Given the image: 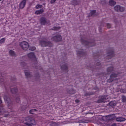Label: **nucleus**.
<instances>
[{"mask_svg": "<svg viewBox=\"0 0 126 126\" xmlns=\"http://www.w3.org/2000/svg\"><path fill=\"white\" fill-rule=\"evenodd\" d=\"M23 123L25 125L28 126H36V122L31 117H26L24 119Z\"/></svg>", "mask_w": 126, "mask_h": 126, "instance_id": "nucleus-1", "label": "nucleus"}, {"mask_svg": "<svg viewBox=\"0 0 126 126\" xmlns=\"http://www.w3.org/2000/svg\"><path fill=\"white\" fill-rule=\"evenodd\" d=\"M20 47H22V49H23V50H25V51H26V50H27L29 48V44H28V42L26 41H23L21 42L20 44Z\"/></svg>", "mask_w": 126, "mask_h": 126, "instance_id": "nucleus-2", "label": "nucleus"}, {"mask_svg": "<svg viewBox=\"0 0 126 126\" xmlns=\"http://www.w3.org/2000/svg\"><path fill=\"white\" fill-rule=\"evenodd\" d=\"M40 44L42 47H46V46H48V47H51V45H52V43L50 42H46V41H41L40 42Z\"/></svg>", "mask_w": 126, "mask_h": 126, "instance_id": "nucleus-3", "label": "nucleus"}, {"mask_svg": "<svg viewBox=\"0 0 126 126\" xmlns=\"http://www.w3.org/2000/svg\"><path fill=\"white\" fill-rule=\"evenodd\" d=\"M114 9L116 10V11H125V8L124 7H121L120 5H116L114 7Z\"/></svg>", "mask_w": 126, "mask_h": 126, "instance_id": "nucleus-4", "label": "nucleus"}, {"mask_svg": "<svg viewBox=\"0 0 126 126\" xmlns=\"http://www.w3.org/2000/svg\"><path fill=\"white\" fill-rule=\"evenodd\" d=\"M52 40L53 41H56V42H59V41H62V36H61V35H56L53 37Z\"/></svg>", "mask_w": 126, "mask_h": 126, "instance_id": "nucleus-5", "label": "nucleus"}, {"mask_svg": "<svg viewBox=\"0 0 126 126\" xmlns=\"http://www.w3.org/2000/svg\"><path fill=\"white\" fill-rule=\"evenodd\" d=\"M40 22L42 25H45L48 24L49 23V21H47L45 18H41L40 19Z\"/></svg>", "mask_w": 126, "mask_h": 126, "instance_id": "nucleus-6", "label": "nucleus"}, {"mask_svg": "<svg viewBox=\"0 0 126 126\" xmlns=\"http://www.w3.org/2000/svg\"><path fill=\"white\" fill-rule=\"evenodd\" d=\"M113 117H114V116L113 115H109L108 116H103L102 117V120L104 121H108V120H112Z\"/></svg>", "mask_w": 126, "mask_h": 126, "instance_id": "nucleus-7", "label": "nucleus"}, {"mask_svg": "<svg viewBox=\"0 0 126 126\" xmlns=\"http://www.w3.org/2000/svg\"><path fill=\"white\" fill-rule=\"evenodd\" d=\"M26 4V0H23L20 4V8H23Z\"/></svg>", "mask_w": 126, "mask_h": 126, "instance_id": "nucleus-8", "label": "nucleus"}, {"mask_svg": "<svg viewBox=\"0 0 126 126\" xmlns=\"http://www.w3.org/2000/svg\"><path fill=\"white\" fill-rule=\"evenodd\" d=\"M109 98V96H107V95H104L102 96L101 98V101L100 102H106L107 101H106V100H107V99Z\"/></svg>", "mask_w": 126, "mask_h": 126, "instance_id": "nucleus-9", "label": "nucleus"}, {"mask_svg": "<svg viewBox=\"0 0 126 126\" xmlns=\"http://www.w3.org/2000/svg\"><path fill=\"white\" fill-rule=\"evenodd\" d=\"M28 57H29V58H30V59H35V54H34V53H31L29 54Z\"/></svg>", "mask_w": 126, "mask_h": 126, "instance_id": "nucleus-10", "label": "nucleus"}, {"mask_svg": "<svg viewBox=\"0 0 126 126\" xmlns=\"http://www.w3.org/2000/svg\"><path fill=\"white\" fill-rule=\"evenodd\" d=\"M116 121L117 122H124V121H126V118H124L123 117H118L116 118Z\"/></svg>", "mask_w": 126, "mask_h": 126, "instance_id": "nucleus-11", "label": "nucleus"}, {"mask_svg": "<svg viewBox=\"0 0 126 126\" xmlns=\"http://www.w3.org/2000/svg\"><path fill=\"white\" fill-rule=\"evenodd\" d=\"M116 3H117L116 2H115V1H114V0H109V4L111 6H114V5H115V4H116Z\"/></svg>", "mask_w": 126, "mask_h": 126, "instance_id": "nucleus-12", "label": "nucleus"}, {"mask_svg": "<svg viewBox=\"0 0 126 126\" xmlns=\"http://www.w3.org/2000/svg\"><path fill=\"white\" fill-rule=\"evenodd\" d=\"M117 104V102L116 101H111L109 103L110 106L112 107H114V106H116Z\"/></svg>", "mask_w": 126, "mask_h": 126, "instance_id": "nucleus-13", "label": "nucleus"}, {"mask_svg": "<svg viewBox=\"0 0 126 126\" xmlns=\"http://www.w3.org/2000/svg\"><path fill=\"white\" fill-rule=\"evenodd\" d=\"M44 10L43 9H41L40 10H37L35 12V14H41V13H43Z\"/></svg>", "mask_w": 126, "mask_h": 126, "instance_id": "nucleus-14", "label": "nucleus"}, {"mask_svg": "<svg viewBox=\"0 0 126 126\" xmlns=\"http://www.w3.org/2000/svg\"><path fill=\"white\" fill-rule=\"evenodd\" d=\"M25 74L27 77H31V74L29 71H25Z\"/></svg>", "mask_w": 126, "mask_h": 126, "instance_id": "nucleus-15", "label": "nucleus"}, {"mask_svg": "<svg viewBox=\"0 0 126 126\" xmlns=\"http://www.w3.org/2000/svg\"><path fill=\"white\" fill-rule=\"evenodd\" d=\"M9 54L10 56H12V57H14V56H15V53H14V51L12 50H10L9 51Z\"/></svg>", "mask_w": 126, "mask_h": 126, "instance_id": "nucleus-16", "label": "nucleus"}, {"mask_svg": "<svg viewBox=\"0 0 126 126\" xmlns=\"http://www.w3.org/2000/svg\"><path fill=\"white\" fill-rule=\"evenodd\" d=\"M71 3L73 5H76V4H77V1L76 0H73V1H71Z\"/></svg>", "mask_w": 126, "mask_h": 126, "instance_id": "nucleus-17", "label": "nucleus"}, {"mask_svg": "<svg viewBox=\"0 0 126 126\" xmlns=\"http://www.w3.org/2000/svg\"><path fill=\"white\" fill-rule=\"evenodd\" d=\"M115 77H117V75L116 74H112L110 76V79H113V78H114Z\"/></svg>", "mask_w": 126, "mask_h": 126, "instance_id": "nucleus-18", "label": "nucleus"}, {"mask_svg": "<svg viewBox=\"0 0 126 126\" xmlns=\"http://www.w3.org/2000/svg\"><path fill=\"white\" fill-rule=\"evenodd\" d=\"M51 126H59V124L56 123V122H53L51 124Z\"/></svg>", "mask_w": 126, "mask_h": 126, "instance_id": "nucleus-19", "label": "nucleus"}, {"mask_svg": "<svg viewBox=\"0 0 126 126\" xmlns=\"http://www.w3.org/2000/svg\"><path fill=\"white\" fill-rule=\"evenodd\" d=\"M62 69H64V70H66L67 69V66L64 65L63 67H61Z\"/></svg>", "mask_w": 126, "mask_h": 126, "instance_id": "nucleus-20", "label": "nucleus"}, {"mask_svg": "<svg viewBox=\"0 0 126 126\" xmlns=\"http://www.w3.org/2000/svg\"><path fill=\"white\" fill-rule=\"evenodd\" d=\"M16 91H17V89H16V88H14L11 90V92L12 93H15V92H16Z\"/></svg>", "mask_w": 126, "mask_h": 126, "instance_id": "nucleus-21", "label": "nucleus"}, {"mask_svg": "<svg viewBox=\"0 0 126 126\" xmlns=\"http://www.w3.org/2000/svg\"><path fill=\"white\" fill-rule=\"evenodd\" d=\"M34 112H36V109H32L30 111V114H34Z\"/></svg>", "mask_w": 126, "mask_h": 126, "instance_id": "nucleus-22", "label": "nucleus"}, {"mask_svg": "<svg viewBox=\"0 0 126 126\" xmlns=\"http://www.w3.org/2000/svg\"><path fill=\"white\" fill-rule=\"evenodd\" d=\"M5 41V39L4 38H2L0 40V44H2L3 43H4V41Z\"/></svg>", "mask_w": 126, "mask_h": 126, "instance_id": "nucleus-23", "label": "nucleus"}, {"mask_svg": "<svg viewBox=\"0 0 126 126\" xmlns=\"http://www.w3.org/2000/svg\"><path fill=\"white\" fill-rule=\"evenodd\" d=\"M77 54L78 56H81V55H83V52H82V51H79L77 52Z\"/></svg>", "mask_w": 126, "mask_h": 126, "instance_id": "nucleus-24", "label": "nucleus"}, {"mask_svg": "<svg viewBox=\"0 0 126 126\" xmlns=\"http://www.w3.org/2000/svg\"><path fill=\"white\" fill-rule=\"evenodd\" d=\"M41 7H42V6L41 5H40V4H38L36 6V8L37 9H39V8H41Z\"/></svg>", "mask_w": 126, "mask_h": 126, "instance_id": "nucleus-25", "label": "nucleus"}, {"mask_svg": "<svg viewBox=\"0 0 126 126\" xmlns=\"http://www.w3.org/2000/svg\"><path fill=\"white\" fill-rule=\"evenodd\" d=\"M95 13H96V11H95V10H93V11H91V15H94Z\"/></svg>", "mask_w": 126, "mask_h": 126, "instance_id": "nucleus-26", "label": "nucleus"}, {"mask_svg": "<svg viewBox=\"0 0 126 126\" xmlns=\"http://www.w3.org/2000/svg\"><path fill=\"white\" fill-rule=\"evenodd\" d=\"M30 50L31 51H35V50H36V48L35 47H32L30 48Z\"/></svg>", "mask_w": 126, "mask_h": 126, "instance_id": "nucleus-27", "label": "nucleus"}, {"mask_svg": "<svg viewBox=\"0 0 126 126\" xmlns=\"http://www.w3.org/2000/svg\"><path fill=\"white\" fill-rule=\"evenodd\" d=\"M122 93H126V89H121L120 90Z\"/></svg>", "mask_w": 126, "mask_h": 126, "instance_id": "nucleus-28", "label": "nucleus"}, {"mask_svg": "<svg viewBox=\"0 0 126 126\" xmlns=\"http://www.w3.org/2000/svg\"><path fill=\"white\" fill-rule=\"evenodd\" d=\"M60 28H61L59 27H54L53 29V30H59V29H60Z\"/></svg>", "mask_w": 126, "mask_h": 126, "instance_id": "nucleus-29", "label": "nucleus"}, {"mask_svg": "<svg viewBox=\"0 0 126 126\" xmlns=\"http://www.w3.org/2000/svg\"><path fill=\"white\" fill-rule=\"evenodd\" d=\"M56 0H51V3H55Z\"/></svg>", "mask_w": 126, "mask_h": 126, "instance_id": "nucleus-30", "label": "nucleus"}, {"mask_svg": "<svg viewBox=\"0 0 126 126\" xmlns=\"http://www.w3.org/2000/svg\"><path fill=\"white\" fill-rule=\"evenodd\" d=\"M113 52H111L110 54V55L111 56V57H113Z\"/></svg>", "mask_w": 126, "mask_h": 126, "instance_id": "nucleus-31", "label": "nucleus"}, {"mask_svg": "<svg viewBox=\"0 0 126 126\" xmlns=\"http://www.w3.org/2000/svg\"><path fill=\"white\" fill-rule=\"evenodd\" d=\"M123 102H126V98H125L124 99H123Z\"/></svg>", "mask_w": 126, "mask_h": 126, "instance_id": "nucleus-32", "label": "nucleus"}, {"mask_svg": "<svg viewBox=\"0 0 126 126\" xmlns=\"http://www.w3.org/2000/svg\"><path fill=\"white\" fill-rule=\"evenodd\" d=\"M76 102L77 103H78V102H79V101H78V100H76Z\"/></svg>", "mask_w": 126, "mask_h": 126, "instance_id": "nucleus-33", "label": "nucleus"}, {"mask_svg": "<svg viewBox=\"0 0 126 126\" xmlns=\"http://www.w3.org/2000/svg\"><path fill=\"white\" fill-rule=\"evenodd\" d=\"M0 104H1V99L0 98Z\"/></svg>", "mask_w": 126, "mask_h": 126, "instance_id": "nucleus-34", "label": "nucleus"}, {"mask_svg": "<svg viewBox=\"0 0 126 126\" xmlns=\"http://www.w3.org/2000/svg\"><path fill=\"white\" fill-rule=\"evenodd\" d=\"M85 43H86V41H85Z\"/></svg>", "mask_w": 126, "mask_h": 126, "instance_id": "nucleus-35", "label": "nucleus"}, {"mask_svg": "<svg viewBox=\"0 0 126 126\" xmlns=\"http://www.w3.org/2000/svg\"><path fill=\"white\" fill-rule=\"evenodd\" d=\"M1 0H0V1H1Z\"/></svg>", "mask_w": 126, "mask_h": 126, "instance_id": "nucleus-36", "label": "nucleus"}, {"mask_svg": "<svg viewBox=\"0 0 126 126\" xmlns=\"http://www.w3.org/2000/svg\"><path fill=\"white\" fill-rule=\"evenodd\" d=\"M0 112H1V111H0Z\"/></svg>", "mask_w": 126, "mask_h": 126, "instance_id": "nucleus-37", "label": "nucleus"}]
</instances>
